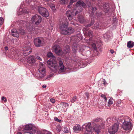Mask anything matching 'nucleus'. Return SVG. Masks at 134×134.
Segmentation results:
<instances>
[{"instance_id": "f03ea898", "label": "nucleus", "mask_w": 134, "mask_h": 134, "mask_svg": "<svg viewBox=\"0 0 134 134\" xmlns=\"http://www.w3.org/2000/svg\"><path fill=\"white\" fill-rule=\"evenodd\" d=\"M67 20L65 21V23H63L60 25V28L62 34L69 35L71 34L74 31V29L72 27L68 28V23L67 21Z\"/></svg>"}, {"instance_id": "dca6fc26", "label": "nucleus", "mask_w": 134, "mask_h": 134, "mask_svg": "<svg viewBox=\"0 0 134 134\" xmlns=\"http://www.w3.org/2000/svg\"><path fill=\"white\" fill-rule=\"evenodd\" d=\"M26 2L31 6V8L32 9L33 7H35V5H36L37 4H39V2L37 0H26Z\"/></svg>"}, {"instance_id": "2f4dec72", "label": "nucleus", "mask_w": 134, "mask_h": 134, "mask_svg": "<svg viewBox=\"0 0 134 134\" xmlns=\"http://www.w3.org/2000/svg\"><path fill=\"white\" fill-rule=\"evenodd\" d=\"M50 7L53 11L54 12L55 11L56 9L54 4H51L50 5Z\"/></svg>"}, {"instance_id": "f257e3e1", "label": "nucleus", "mask_w": 134, "mask_h": 134, "mask_svg": "<svg viewBox=\"0 0 134 134\" xmlns=\"http://www.w3.org/2000/svg\"><path fill=\"white\" fill-rule=\"evenodd\" d=\"M76 7L74 9L66 12V15L69 20H71L73 16L82 11V8L81 7H85V4L83 1L79 0L76 3Z\"/></svg>"}, {"instance_id": "bf43d9fd", "label": "nucleus", "mask_w": 134, "mask_h": 134, "mask_svg": "<svg viewBox=\"0 0 134 134\" xmlns=\"http://www.w3.org/2000/svg\"><path fill=\"white\" fill-rule=\"evenodd\" d=\"M4 49L5 50L7 51L8 49V48L7 46H5L4 47Z\"/></svg>"}, {"instance_id": "5701e85b", "label": "nucleus", "mask_w": 134, "mask_h": 134, "mask_svg": "<svg viewBox=\"0 0 134 134\" xmlns=\"http://www.w3.org/2000/svg\"><path fill=\"white\" fill-rule=\"evenodd\" d=\"M12 34L13 36L17 37L19 36V34L16 30L13 29L11 30Z\"/></svg>"}, {"instance_id": "ea45409f", "label": "nucleus", "mask_w": 134, "mask_h": 134, "mask_svg": "<svg viewBox=\"0 0 134 134\" xmlns=\"http://www.w3.org/2000/svg\"><path fill=\"white\" fill-rule=\"evenodd\" d=\"M3 19L2 17L0 18V25H2L3 24Z\"/></svg>"}, {"instance_id": "aec40b11", "label": "nucleus", "mask_w": 134, "mask_h": 134, "mask_svg": "<svg viewBox=\"0 0 134 134\" xmlns=\"http://www.w3.org/2000/svg\"><path fill=\"white\" fill-rule=\"evenodd\" d=\"M59 71L60 72H63L65 71V67L64 66L63 62L61 60H60L59 62Z\"/></svg>"}, {"instance_id": "37998d69", "label": "nucleus", "mask_w": 134, "mask_h": 134, "mask_svg": "<svg viewBox=\"0 0 134 134\" xmlns=\"http://www.w3.org/2000/svg\"><path fill=\"white\" fill-rule=\"evenodd\" d=\"M89 7H90V8H91V9L92 10V13L94 11H95L96 10H97L96 8L95 7H90V6H89Z\"/></svg>"}, {"instance_id": "a19ab883", "label": "nucleus", "mask_w": 134, "mask_h": 134, "mask_svg": "<svg viewBox=\"0 0 134 134\" xmlns=\"http://www.w3.org/2000/svg\"><path fill=\"white\" fill-rule=\"evenodd\" d=\"M56 129L57 132H59L61 130V128L59 126H57L56 127Z\"/></svg>"}, {"instance_id": "cd10ccee", "label": "nucleus", "mask_w": 134, "mask_h": 134, "mask_svg": "<svg viewBox=\"0 0 134 134\" xmlns=\"http://www.w3.org/2000/svg\"><path fill=\"white\" fill-rule=\"evenodd\" d=\"M63 131L65 133H69L70 132V130L69 127H64V128Z\"/></svg>"}, {"instance_id": "3c124183", "label": "nucleus", "mask_w": 134, "mask_h": 134, "mask_svg": "<svg viewBox=\"0 0 134 134\" xmlns=\"http://www.w3.org/2000/svg\"><path fill=\"white\" fill-rule=\"evenodd\" d=\"M50 100L53 103H54L55 102V99H54L51 98L50 99Z\"/></svg>"}, {"instance_id": "864d4df0", "label": "nucleus", "mask_w": 134, "mask_h": 134, "mask_svg": "<svg viewBox=\"0 0 134 134\" xmlns=\"http://www.w3.org/2000/svg\"><path fill=\"white\" fill-rule=\"evenodd\" d=\"M107 33H106L105 34H104L103 35V36L104 38H105L106 39H108L107 37Z\"/></svg>"}, {"instance_id": "79ce46f5", "label": "nucleus", "mask_w": 134, "mask_h": 134, "mask_svg": "<svg viewBox=\"0 0 134 134\" xmlns=\"http://www.w3.org/2000/svg\"><path fill=\"white\" fill-rule=\"evenodd\" d=\"M101 97L102 98H104V100L105 101H106L107 100V98L104 94H102L101 95Z\"/></svg>"}, {"instance_id": "4be33fe9", "label": "nucleus", "mask_w": 134, "mask_h": 134, "mask_svg": "<svg viewBox=\"0 0 134 134\" xmlns=\"http://www.w3.org/2000/svg\"><path fill=\"white\" fill-rule=\"evenodd\" d=\"M60 105L62 106L63 109H64V111H66L68 107L69 104L66 103L62 102L60 103Z\"/></svg>"}, {"instance_id": "58836bf2", "label": "nucleus", "mask_w": 134, "mask_h": 134, "mask_svg": "<svg viewBox=\"0 0 134 134\" xmlns=\"http://www.w3.org/2000/svg\"><path fill=\"white\" fill-rule=\"evenodd\" d=\"M35 57L36 59L40 61H42V59L39 56H38L36 54L35 55Z\"/></svg>"}, {"instance_id": "4c0bfd02", "label": "nucleus", "mask_w": 134, "mask_h": 134, "mask_svg": "<svg viewBox=\"0 0 134 134\" xmlns=\"http://www.w3.org/2000/svg\"><path fill=\"white\" fill-rule=\"evenodd\" d=\"M43 134H52V133L46 130H43Z\"/></svg>"}, {"instance_id": "7c9ffc66", "label": "nucleus", "mask_w": 134, "mask_h": 134, "mask_svg": "<svg viewBox=\"0 0 134 134\" xmlns=\"http://www.w3.org/2000/svg\"><path fill=\"white\" fill-rule=\"evenodd\" d=\"M77 99V97L76 96H74L73 97L71 98V102L72 103H73L75 102Z\"/></svg>"}, {"instance_id": "4d7b16f0", "label": "nucleus", "mask_w": 134, "mask_h": 134, "mask_svg": "<svg viewBox=\"0 0 134 134\" xmlns=\"http://www.w3.org/2000/svg\"><path fill=\"white\" fill-rule=\"evenodd\" d=\"M111 120V119L110 118H108L107 119L106 121L108 123H109V122Z\"/></svg>"}, {"instance_id": "5fc2aeb1", "label": "nucleus", "mask_w": 134, "mask_h": 134, "mask_svg": "<svg viewBox=\"0 0 134 134\" xmlns=\"http://www.w3.org/2000/svg\"><path fill=\"white\" fill-rule=\"evenodd\" d=\"M85 95L87 99H88L89 98V95L88 92H86L85 93Z\"/></svg>"}, {"instance_id": "39448f33", "label": "nucleus", "mask_w": 134, "mask_h": 134, "mask_svg": "<svg viewBox=\"0 0 134 134\" xmlns=\"http://www.w3.org/2000/svg\"><path fill=\"white\" fill-rule=\"evenodd\" d=\"M91 125V122H89L83 125L82 129H86L84 134H92V129Z\"/></svg>"}, {"instance_id": "69168bd1", "label": "nucleus", "mask_w": 134, "mask_h": 134, "mask_svg": "<svg viewBox=\"0 0 134 134\" xmlns=\"http://www.w3.org/2000/svg\"><path fill=\"white\" fill-rule=\"evenodd\" d=\"M46 87V85H43V86H42V87H43V88H45Z\"/></svg>"}, {"instance_id": "b1692460", "label": "nucleus", "mask_w": 134, "mask_h": 134, "mask_svg": "<svg viewBox=\"0 0 134 134\" xmlns=\"http://www.w3.org/2000/svg\"><path fill=\"white\" fill-rule=\"evenodd\" d=\"M78 18L79 21L81 23H83L85 21L84 17L82 15H78Z\"/></svg>"}, {"instance_id": "a211bd4d", "label": "nucleus", "mask_w": 134, "mask_h": 134, "mask_svg": "<svg viewBox=\"0 0 134 134\" xmlns=\"http://www.w3.org/2000/svg\"><path fill=\"white\" fill-rule=\"evenodd\" d=\"M82 38V36L81 34L79 33L76 36L72 38V39H74L75 42H78Z\"/></svg>"}, {"instance_id": "ddd939ff", "label": "nucleus", "mask_w": 134, "mask_h": 134, "mask_svg": "<svg viewBox=\"0 0 134 134\" xmlns=\"http://www.w3.org/2000/svg\"><path fill=\"white\" fill-rule=\"evenodd\" d=\"M55 53L57 55L60 56L62 55L63 54V51L60 49L59 45H55L53 48Z\"/></svg>"}, {"instance_id": "338daca9", "label": "nucleus", "mask_w": 134, "mask_h": 134, "mask_svg": "<svg viewBox=\"0 0 134 134\" xmlns=\"http://www.w3.org/2000/svg\"><path fill=\"white\" fill-rule=\"evenodd\" d=\"M17 134H22V133L20 132H19Z\"/></svg>"}, {"instance_id": "bb28decb", "label": "nucleus", "mask_w": 134, "mask_h": 134, "mask_svg": "<svg viewBox=\"0 0 134 134\" xmlns=\"http://www.w3.org/2000/svg\"><path fill=\"white\" fill-rule=\"evenodd\" d=\"M94 21L93 20H91L90 23L89 24H85V26L86 27H90L91 25H93L94 24Z\"/></svg>"}, {"instance_id": "774afa93", "label": "nucleus", "mask_w": 134, "mask_h": 134, "mask_svg": "<svg viewBox=\"0 0 134 134\" xmlns=\"http://www.w3.org/2000/svg\"><path fill=\"white\" fill-rule=\"evenodd\" d=\"M78 64V66H79V65H80V63Z\"/></svg>"}, {"instance_id": "6e6d98bb", "label": "nucleus", "mask_w": 134, "mask_h": 134, "mask_svg": "<svg viewBox=\"0 0 134 134\" xmlns=\"http://www.w3.org/2000/svg\"><path fill=\"white\" fill-rule=\"evenodd\" d=\"M103 84L104 85H106L107 84V83L106 80L104 79H103Z\"/></svg>"}, {"instance_id": "c03bdc74", "label": "nucleus", "mask_w": 134, "mask_h": 134, "mask_svg": "<svg viewBox=\"0 0 134 134\" xmlns=\"http://www.w3.org/2000/svg\"><path fill=\"white\" fill-rule=\"evenodd\" d=\"M54 120L58 122H62L61 120L58 119L57 117H55L54 118Z\"/></svg>"}, {"instance_id": "052dcab7", "label": "nucleus", "mask_w": 134, "mask_h": 134, "mask_svg": "<svg viewBox=\"0 0 134 134\" xmlns=\"http://www.w3.org/2000/svg\"><path fill=\"white\" fill-rule=\"evenodd\" d=\"M73 60H74V62H79V60H78L77 59H73Z\"/></svg>"}, {"instance_id": "603ef678", "label": "nucleus", "mask_w": 134, "mask_h": 134, "mask_svg": "<svg viewBox=\"0 0 134 134\" xmlns=\"http://www.w3.org/2000/svg\"><path fill=\"white\" fill-rule=\"evenodd\" d=\"M113 21L114 23H115L117 21V19L116 18H114L113 19Z\"/></svg>"}, {"instance_id": "7ed1b4c3", "label": "nucleus", "mask_w": 134, "mask_h": 134, "mask_svg": "<svg viewBox=\"0 0 134 134\" xmlns=\"http://www.w3.org/2000/svg\"><path fill=\"white\" fill-rule=\"evenodd\" d=\"M39 3V4H37L35 7L32 8L33 10H36L40 14L44 17H47L49 15V13L47 9L45 8L40 6Z\"/></svg>"}, {"instance_id": "72a5a7b5", "label": "nucleus", "mask_w": 134, "mask_h": 134, "mask_svg": "<svg viewBox=\"0 0 134 134\" xmlns=\"http://www.w3.org/2000/svg\"><path fill=\"white\" fill-rule=\"evenodd\" d=\"M68 0H61L60 3L62 4H67L68 3Z\"/></svg>"}, {"instance_id": "f3484780", "label": "nucleus", "mask_w": 134, "mask_h": 134, "mask_svg": "<svg viewBox=\"0 0 134 134\" xmlns=\"http://www.w3.org/2000/svg\"><path fill=\"white\" fill-rule=\"evenodd\" d=\"M27 61L29 64L31 65H34L36 62L35 57L33 55L29 56L27 59Z\"/></svg>"}, {"instance_id": "423d86ee", "label": "nucleus", "mask_w": 134, "mask_h": 134, "mask_svg": "<svg viewBox=\"0 0 134 134\" xmlns=\"http://www.w3.org/2000/svg\"><path fill=\"white\" fill-rule=\"evenodd\" d=\"M122 127L124 130H129L128 132H130L132 129L133 126L130 120L127 121L125 120L123 123Z\"/></svg>"}, {"instance_id": "680f3d73", "label": "nucleus", "mask_w": 134, "mask_h": 134, "mask_svg": "<svg viewBox=\"0 0 134 134\" xmlns=\"http://www.w3.org/2000/svg\"><path fill=\"white\" fill-rule=\"evenodd\" d=\"M107 39H108V38L110 37V36L108 34V33H107Z\"/></svg>"}, {"instance_id": "0eeeda50", "label": "nucleus", "mask_w": 134, "mask_h": 134, "mask_svg": "<svg viewBox=\"0 0 134 134\" xmlns=\"http://www.w3.org/2000/svg\"><path fill=\"white\" fill-rule=\"evenodd\" d=\"M85 47L84 45H79L77 44H74L72 46V51L74 53H75L78 49L79 51L82 52L84 50L85 48Z\"/></svg>"}, {"instance_id": "f704fd0d", "label": "nucleus", "mask_w": 134, "mask_h": 134, "mask_svg": "<svg viewBox=\"0 0 134 134\" xmlns=\"http://www.w3.org/2000/svg\"><path fill=\"white\" fill-rule=\"evenodd\" d=\"M103 8H104L105 12H107L109 9L108 6H107L106 5H103Z\"/></svg>"}, {"instance_id": "e433bc0d", "label": "nucleus", "mask_w": 134, "mask_h": 134, "mask_svg": "<svg viewBox=\"0 0 134 134\" xmlns=\"http://www.w3.org/2000/svg\"><path fill=\"white\" fill-rule=\"evenodd\" d=\"M113 103V101L112 100V99H110L108 102V106H110Z\"/></svg>"}, {"instance_id": "2eb2a0df", "label": "nucleus", "mask_w": 134, "mask_h": 134, "mask_svg": "<svg viewBox=\"0 0 134 134\" xmlns=\"http://www.w3.org/2000/svg\"><path fill=\"white\" fill-rule=\"evenodd\" d=\"M32 126L31 124H28L26 125L24 128V130L26 131L27 133L30 134H33L34 131L32 130Z\"/></svg>"}, {"instance_id": "f8f14e48", "label": "nucleus", "mask_w": 134, "mask_h": 134, "mask_svg": "<svg viewBox=\"0 0 134 134\" xmlns=\"http://www.w3.org/2000/svg\"><path fill=\"white\" fill-rule=\"evenodd\" d=\"M119 126V125L118 123H115L111 127H110L108 131L111 134H114L117 131Z\"/></svg>"}, {"instance_id": "1a4fd4ad", "label": "nucleus", "mask_w": 134, "mask_h": 134, "mask_svg": "<svg viewBox=\"0 0 134 134\" xmlns=\"http://www.w3.org/2000/svg\"><path fill=\"white\" fill-rule=\"evenodd\" d=\"M38 71L40 73V77H43L46 74V69L45 66L43 64L40 62L39 65V68Z\"/></svg>"}, {"instance_id": "c756f323", "label": "nucleus", "mask_w": 134, "mask_h": 134, "mask_svg": "<svg viewBox=\"0 0 134 134\" xmlns=\"http://www.w3.org/2000/svg\"><path fill=\"white\" fill-rule=\"evenodd\" d=\"M99 23L98 22H97L94 24L92 28L94 29H98L99 27Z\"/></svg>"}, {"instance_id": "0e129e2a", "label": "nucleus", "mask_w": 134, "mask_h": 134, "mask_svg": "<svg viewBox=\"0 0 134 134\" xmlns=\"http://www.w3.org/2000/svg\"><path fill=\"white\" fill-rule=\"evenodd\" d=\"M43 0L45 2H48V1H51V0Z\"/></svg>"}, {"instance_id": "c85d7f7f", "label": "nucleus", "mask_w": 134, "mask_h": 134, "mask_svg": "<svg viewBox=\"0 0 134 134\" xmlns=\"http://www.w3.org/2000/svg\"><path fill=\"white\" fill-rule=\"evenodd\" d=\"M35 30V28H34L32 26H30L29 28L28 31L30 33L31 32L32 33L33 31Z\"/></svg>"}, {"instance_id": "a878e982", "label": "nucleus", "mask_w": 134, "mask_h": 134, "mask_svg": "<svg viewBox=\"0 0 134 134\" xmlns=\"http://www.w3.org/2000/svg\"><path fill=\"white\" fill-rule=\"evenodd\" d=\"M134 46V42L131 41H129L127 44V46L129 48H131Z\"/></svg>"}, {"instance_id": "a18cd8bd", "label": "nucleus", "mask_w": 134, "mask_h": 134, "mask_svg": "<svg viewBox=\"0 0 134 134\" xmlns=\"http://www.w3.org/2000/svg\"><path fill=\"white\" fill-rule=\"evenodd\" d=\"M1 99L2 101L4 102H6L7 101V99L4 96L2 97Z\"/></svg>"}, {"instance_id": "49530a36", "label": "nucleus", "mask_w": 134, "mask_h": 134, "mask_svg": "<svg viewBox=\"0 0 134 134\" xmlns=\"http://www.w3.org/2000/svg\"><path fill=\"white\" fill-rule=\"evenodd\" d=\"M53 76V75L52 74H50L49 75H48L46 78V79L47 80H49V79L52 76Z\"/></svg>"}, {"instance_id": "09e8293b", "label": "nucleus", "mask_w": 134, "mask_h": 134, "mask_svg": "<svg viewBox=\"0 0 134 134\" xmlns=\"http://www.w3.org/2000/svg\"><path fill=\"white\" fill-rule=\"evenodd\" d=\"M43 131H37V134H43Z\"/></svg>"}, {"instance_id": "de8ad7c7", "label": "nucleus", "mask_w": 134, "mask_h": 134, "mask_svg": "<svg viewBox=\"0 0 134 134\" xmlns=\"http://www.w3.org/2000/svg\"><path fill=\"white\" fill-rule=\"evenodd\" d=\"M100 120L99 118H97L93 120V121L95 122H98Z\"/></svg>"}, {"instance_id": "9b49d317", "label": "nucleus", "mask_w": 134, "mask_h": 134, "mask_svg": "<svg viewBox=\"0 0 134 134\" xmlns=\"http://www.w3.org/2000/svg\"><path fill=\"white\" fill-rule=\"evenodd\" d=\"M23 54L24 56H27L32 52L31 48L28 45H24L22 49Z\"/></svg>"}, {"instance_id": "9d476101", "label": "nucleus", "mask_w": 134, "mask_h": 134, "mask_svg": "<svg viewBox=\"0 0 134 134\" xmlns=\"http://www.w3.org/2000/svg\"><path fill=\"white\" fill-rule=\"evenodd\" d=\"M104 124L103 123H102L100 125L95 124L93 126V129L96 133L99 134L100 133L101 129L104 128Z\"/></svg>"}, {"instance_id": "20e7f679", "label": "nucleus", "mask_w": 134, "mask_h": 134, "mask_svg": "<svg viewBox=\"0 0 134 134\" xmlns=\"http://www.w3.org/2000/svg\"><path fill=\"white\" fill-rule=\"evenodd\" d=\"M47 66L51 70L54 72H56L58 68L57 64L56 61L50 59L47 62Z\"/></svg>"}, {"instance_id": "e2e57ef3", "label": "nucleus", "mask_w": 134, "mask_h": 134, "mask_svg": "<svg viewBox=\"0 0 134 134\" xmlns=\"http://www.w3.org/2000/svg\"><path fill=\"white\" fill-rule=\"evenodd\" d=\"M70 5V3H69V5H68V8H70V5Z\"/></svg>"}, {"instance_id": "6e6552de", "label": "nucleus", "mask_w": 134, "mask_h": 134, "mask_svg": "<svg viewBox=\"0 0 134 134\" xmlns=\"http://www.w3.org/2000/svg\"><path fill=\"white\" fill-rule=\"evenodd\" d=\"M42 20L41 17L37 14H36L33 16L31 19V21L33 24L36 25H38Z\"/></svg>"}, {"instance_id": "6ab92c4d", "label": "nucleus", "mask_w": 134, "mask_h": 134, "mask_svg": "<svg viewBox=\"0 0 134 134\" xmlns=\"http://www.w3.org/2000/svg\"><path fill=\"white\" fill-rule=\"evenodd\" d=\"M83 30L85 35L88 36L90 37H92L93 32L92 31L88 30L87 28L83 29Z\"/></svg>"}, {"instance_id": "473e14b6", "label": "nucleus", "mask_w": 134, "mask_h": 134, "mask_svg": "<svg viewBox=\"0 0 134 134\" xmlns=\"http://www.w3.org/2000/svg\"><path fill=\"white\" fill-rule=\"evenodd\" d=\"M47 56L48 57H49V58H53L54 57V56L53 55V54L51 52H49L47 53Z\"/></svg>"}, {"instance_id": "393cba45", "label": "nucleus", "mask_w": 134, "mask_h": 134, "mask_svg": "<svg viewBox=\"0 0 134 134\" xmlns=\"http://www.w3.org/2000/svg\"><path fill=\"white\" fill-rule=\"evenodd\" d=\"M81 129V126L79 125H76L73 127V129L75 132L80 131Z\"/></svg>"}, {"instance_id": "c9c22d12", "label": "nucleus", "mask_w": 134, "mask_h": 134, "mask_svg": "<svg viewBox=\"0 0 134 134\" xmlns=\"http://www.w3.org/2000/svg\"><path fill=\"white\" fill-rule=\"evenodd\" d=\"M91 44L94 50H97L96 45L95 43L92 42Z\"/></svg>"}, {"instance_id": "4468645a", "label": "nucleus", "mask_w": 134, "mask_h": 134, "mask_svg": "<svg viewBox=\"0 0 134 134\" xmlns=\"http://www.w3.org/2000/svg\"><path fill=\"white\" fill-rule=\"evenodd\" d=\"M42 38L39 37L35 38L34 41L35 45L37 47H39L42 46Z\"/></svg>"}, {"instance_id": "412c9836", "label": "nucleus", "mask_w": 134, "mask_h": 134, "mask_svg": "<svg viewBox=\"0 0 134 134\" xmlns=\"http://www.w3.org/2000/svg\"><path fill=\"white\" fill-rule=\"evenodd\" d=\"M18 13L19 14H25V13H28L29 11V10H27L25 8H23L21 7L19 8L18 9Z\"/></svg>"}, {"instance_id": "8fccbe9b", "label": "nucleus", "mask_w": 134, "mask_h": 134, "mask_svg": "<svg viewBox=\"0 0 134 134\" xmlns=\"http://www.w3.org/2000/svg\"><path fill=\"white\" fill-rule=\"evenodd\" d=\"M77 0H70V5H72V3L76 2Z\"/></svg>"}, {"instance_id": "13d9d810", "label": "nucleus", "mask_w": 134, "mask_h": 134, "mask_svg": "<svg viewBox=\"0 0 134 134\" xmlns=\"http://www.w3.org/2000/svg\"><path fill=\"white\" fill-rule=\"evenodd\" d=\"M110 53L112 54H113L114 52V51L113 49H110Z\"/></svg>"}]
</instances>
